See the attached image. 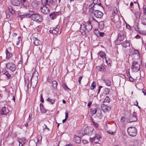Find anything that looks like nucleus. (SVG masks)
<instances>
[{
	"label": "nucleus",
	"mask_w": 146,
	"mask_h": 146,
	"mask_svg": "<svg viewBox=\"0 0 146 146\" xmlns=\"http://www.w3.org/2000/svg\"><path fill=\"white\" fill-rule=\"evenodd\" d=\"M31 19L34 21L38 23H40L42 20V18L41 16L36 13L34 14V13L31 17Z\"/></svg>",
	"instance_id": "1"
},
{
	"label": "nucleus",
	"mask_w": 146,
	"mask_h": 146,
	"mask_svg": "<svg viewBox=\"0 0 146 146\" xmlns=\"http://www.w3.org/2000/svg\"><path fill=\"white\" fill-rule=\"evenodd\" d=\"M45 0V2L44 3V5H43V6L41 8L40 10L42 13L45 14H48L50 12L49 8L46 6L48 3V0Z\"/></svg>",
	"instance_id": "2"
},
{
	"label": "nucleus",
	"mask_w": 146,
	"mask_h": 146,
	"mask_svg": "<svg viewBox=\"0 0 146 146\" xmlns=\"http://www.w3.org/2000/svg\"><path fill=\"white\" fill-rule=\"evenodd\" d=\"M127 131L128 134L131 136H135L137 133L136 129L134 127H129L127 129Z\"/></svg>",
	"instance_id": "3"
},
{
	"label": "nucleus",
	"mask_w": 146,
	"mask_h": 146,
	"mask_svg": "<svg viewBox=\"0 0 146 146\" xmlns=\"http://www.w3.org/2000/svg\"><path fill=\"white\" fill-rule=\"evenodd\" d=\"M131 69L133 72H137L140 69V65L138 62L134 61L133 62L131 66Z\"/></svg>",
	"instance_id": "4"
},
{
	"label": "nucleus",
	"mask_w": 146,
	"mask_h": 146,
	"mask_svg": "<svg viewBox=\"0 0 146 146\" xmlns=\"http://www.w3.org/2000/svg\"><path fill=\"white\" fill-rule=\"evenodd\" d=\"M94 130V129L92 127H88L85 130H82L80 132H84V133L83 134V135H90L92 134Z\"/></svg>",
	"instance_id": "5"
},
{
	"label": "nucleus",
	"mask_w": 146,
	"mask_h": 146,
	"mask_svg": "<svg viewBox=\"0 0 146 146\" xmlns=\"http://www.w3.org/2000/svg\"><path fill=\"white\" fill-rule=\"evenodd\" d=\"M8 69L10 70L12 72H14L16 69V66L15 64L12 62L8 63L6 65Z\"/></svg>",
	"instance_id": "6"
},
{
	"label": "nucleus",
	"mask_w": 146,
	"mask_h": 146,
	"mask_svg": "<svg viewBox=\"0 0 146 146\" xmlns=\"http://www.w3.org/2000/svg\"><path fill=\"white\" fill-rule=\"evenodd\" d=\"M136 115V113L135 112H134L133 114L131 115L127 120L128 122L131 123V122L136 121L137 120V118L135 115Z\"/></svg>",
	"instance_id": "7"
},
{
	"label": "nucleus",
	"mask_w": 146,
	"mask_h": 146,
	"mask_svg": "<svg viewBox=\"0 0 146 146\" xmlns=\"http://www.w3.org/2000/svg\"><path fill=\"white\" fill-rule=\"evenodd\" d=\"M80 32L84 35H86L87 33L85 24H82L80 25Z\"/></svg>",
	"instance_id": "8"
},
{
	"label": "nucleus",
	"mask_w": 146,
	"mask_h": 146,
	"mask_svg": "<svg viewBox=\"0 0 146 146\" xmlns=\"http://www.w3.org/2000/svg\"><path fill=\"white\" fill-rule=\"evenodd\" d=\"M125 33V32L123 31L119 32L117 37V39L119 40L122 41L123 40L124 38Z\"/></svg>",
	"instance_id": "9"
},
{
	"label": "nucleus",
	"mask_w": 146,
	"mask_h": 146,
	"mask_svg": "<svg viewBox=\"0 0 146 146\" xmlns=\"http://www.w3.org/2000/svg\"><path fill=\"white\" fill-rule=\"evenodd\" d=\"M93 14L95 17L99 18H102L104 15L103 13L99 10L94 12Z\"/></svg>",
	"instance_id": "10"
},
{
	"label": "nucleus",
	"mask_w": 146,
	"mask_h": 146,
	"mask_svg": "<svg viewBox=\"0 0 146 146\" xmlns=\"http://www.w3.org/2000/svg\"><path fill=\"white\" fill-rule=\"evenodd\" d=\"M9 112V111L7 107L5 106L2 108L1 114V115H7Z\"/></svg>",
	"instance_id": "11"
},
{
	"label": "nucleus",
	"mask_w": 146,
	"mask_h": 146,
	"mask_svg": "<svg viewBox=\"0 0 146 146\" xmlns=\"http://www.w3.org/2000/svg\"><path fill=\"white\" fill-rule=\"evenodd\" d=\"M85 25L86 29V31L88 33L89 32L91 31L92 30V26L91 24L89 22H88L86 23Z\"/></svg>",
	"instance_id": "12"
},
{
	"label": "nucleus",
	"mask_w": 146,
	"mask_h": 146,
	"mask_svg": "<svg viewBox=\"0 0 146 146\" xmlns=\"http://www.w3.org/2000/svg\"><path fill=\"white\" fill-rule=\"evenodd\" d=\"M22 0H11L12 4L15 6H18L20 4Z\"/></svg>",
	"instance_id": "13"
},
{
	"label": "nucleus",
	"mask_w": 146,
	"mask_h": 146,
	"mask_svg": "<svg viewBox=\"0 0 146 146\" xmlns=\"http://www.w3.org/2000/svg\"><path fill=\"white\" fill-rule=\"evenodd\" d=\"M48 5L52 8H56L57 5L53 0H50L48 4Z\"/></svg>",
	"instance_id": "14"
},
{
	"label": "nucleus",
	"mask_w": 146,
	"mask_h": 146,
	"mask_svg": "<svg viewBox=\"0 0 146 146\" xmlns=\"http://www.w3.org/2000/svg\"><path fill=\"white\" fill-rule=\"evenodd\" d=\"M121 44L123 47L126 48L127 47L130 46V44L129 41L126 40L122 43Z\"/></svg>",
	"instance_id": "15"
},
{
	"label": "nucleus",
	"mask_w": 146,
	"mask_h": 146,
	"mask_svg": "<svg viewBox=\"0 0 146 146\" xmlns=\"http://www.w3.org/2000/svg\"><path fill=\"white\" fill-rule=\"evenodd\" d=\"M59 30V28H58V27L55 28H52L50 29V33H52L53 34H56L58 31Z\"/></svg>",
	"instance_id": "16"
},
{
	"label": "nucleus",
	"mask_w": 146,
	"mask_h": 146,
	"mask_svg": "<svg viewBox=\"0 0 146 146\" xmlns=\"http://www.w3.org/2000/svg\"><path fill=\"white\" fill-rule=\"evenodd\" d=\"M73 140L75 143H79L81 142L80 137L78 136H74Z\"/></svg>",
	"instance_id": "17"
},
{
	"label": "nucleus",
	"mask_w": 146,
	"mask_h": 146,
	"mask_svg": "<svg viewBox=\"0 0 146 146\" xmlns=\"http://www.w3.org/2000/svg\"><path fill=\"white\" fill-rule=\"evenodd\" d=\"M92 3H94L95 5H98L99 7L101 6L102 7L100 0H93Z\"/></svg>",
	"instance_id": "18"
},
{
	"label": "nucleus",
	"mask_w": 146,
	"mask_h": 146,
	"mask_svg": "<svg viewBox=\"0 0 146 146\" xmlns=\"http://www.w3.org/2000/svg\"><path fill=\"white\" fill-rule=\"evenodd\" d=\"M95 5L94 4V3H92L89 6V11L91 13H92V12H93V9L94 7L95 6Z\"/></svg>",
	"instance_id": "19"
},
{
	"label": "nucleus",
	"mask_w": 146,
	"mask_h": 146,
	"mask_svg": "<svg viewBox=\"0 0 146 146\" xmlns=\"http://www.w3.org/2000/svg\"><path fill=\"white\" fill-rule=\"evenodd\" d=\"M21 2L24 6L26 7L29 5V3L27 0H22Z\"/></svg>",
	"instance_id": "20"
},
{
	"label": "nucleus",
	"mask_w": 146,
	"mask_h": 146,
	"mask_svg": "<svg viewBox=\"0 0 146 146\" xmlns=\"http://www.w3.org/2000/svg\"><path fill=\"white\" fill-rule=\"evenodd\" d=\"M57 13L56 12H54V13L50 14V16L52 20H54L56 18Z\"/></svg>",
	"instance_id": "21"
},
{
	"label": "nucleus",
	"mask_w": 146,
	"mask_h": 146,
	"mask_svg": "<svg viewBox=\"0 0 146 146\" xmlns=\"http://www.w3.org/2000/svg\"><path fill=\"white\" fill-rule=\"evenodd\" d=\"M98 54L102 58H106V54L104 52L102 51H100L98 53Z\"/></svg>",
	"instance_id": "22"
},
{
	"label": "nucleus",
	"mask_w": 146,
	"mask_h": 146,
	"mask_svg": "<svg viewBox=\"0 0 146 146\" xmlns=\"http://www.w3.org/2000/svg\"><path fill=\"white\" fill-rule=\"evenodd\" d=\"M103 81L108 86H110L111 85V82L108 79L103 80Z\"/></svg>",
	"instance_id": "23"
},
{
	"label": "nucleus",
	"mask_w": 146,
	"mask_h": 146,
	"mask_svg": "<svg viewBox=\"0 0 146 146\" xmlns=\"http://www.w3.org/2000/svg\"><path fill=\"white\" fill-rule=\"evenodd\" d=\"M33 12L32 11L30 12L29 13H27L25 14V18H31V17L32 16L33 14Z\"/></svg>",
	"instance_id": "24"
},
{
	"label": "nucleus",
	"mask_w": 146,
	"mask_h": 146,
	"mask_svg": "<svg viewBox=\"0 0 146 146\" xmlns=\"http://www.w3.org/2000/svg\"><path fill=\"white\" fill-rule=\"evenodd\" d=\"M8 9L10 12L13 15H14L15 14V11L12 8L11 6H9L8 7Z\"/></svg>",
	"instance_id": "25"
},
{
	"label": "nucleus",
	"mask_w": 146,
	"mask_h": 146,
	"mask_svg": "<svg viewBox=\"0 0 146 146\" xmlns=\"http://www.w3.org/2000/svg\"><path fill=\"white\" fill-rule=\"evenodd\" d=\"M35 41L34 43L35 45H39L40 43V41L36 38H35Z\"/></svg>",
	"instance_id": "26"
},
{
	"label": "nucleus",
	"mask_w": 146,
	"mask_h": 146,
	"mask_svg": "<svg viewBox=\"0 0 146 146\" xmlns=\"http://www.w3.org/2000/svg\"><path fill=\"white\" fill-rule=\"evenodd\" d=\"M46 100L47 101L49 102L52 104H53L55 102V100L50 97L48 98V99H46Z\"/></svg>",
	"instance_id": "27"
},
{
	"label": "nucleus",
	"mask_w": 146,
	"mask_h": 146,
	"mask_svg": "<svg viewBox=\"0 0 146 146\" xmlns=\"http://www.w3.org/2000/svg\"><path fill=\"white\" fill-rule=\"evenodd\" d=\"M52 87L54 88L55 89L57 87V86L58 84L57 82L55 80H54L52 82Z\"/></svg>",
	"instance_id": "28"
},
{
	"label": "nucleus",
	"mask_w": 146,
	"mask_h": 146,
	"mask_svg": "<svg viewBox=\"0 0 146 146\" xmlns=\"http://www.w3.org/2000/svg\"><path fill=\"white\" fill-rule=\"evenodd\" d=\"M6 58L9 59L12 56V54L9 53L7 49L6 50Z\"/></svg>",
	"instance_id": "29"
},
{
	"label": "nucleus",
	"mask_w": 146,
	"mask_h": 146,
	"mask_svg": "<svg viewBox=\"0 0 146 146\" xmlns=\"http://www.w3.org/2000/svg\"><path fill=\"white\" fill-rule=\"evenodd\" d=\"M103 108L104 109V110H105L106 111H109L111 110V108L110 107L107 106L106 105H104Z\"/></svg>",
	"instance_id": "30"
},
{
	"label": "nucleus",
	"mask_w": 146,
	"mask_h": 146,
	"mask_svg": "<svg viewBox=\"0 0 146 146\" xmlns=\"http://www.w3.org/2000/svg\"><path fill=\"white\" fill-rule=\"evenodd\" d=\"M97 112V110L96 108H93L92 109L90 110V112L92 114V115L95 114Z\"/></svg>",
	"instance_id": "31"
},
{
	"label": "nucleus",
	"mask_w": 146,
	"mask_h": 146,
	"mask_svg": "<svg viewBox=\"0 0 146 146\" xmlns=\"http://www.w3.org/2000/svg\"><path fill=\"white\" fill-rule=\"evenodd\" d=\"M99 6L98 5H95L94 7V9H93V12H92V13H94V12L96 11H98L99 10L98 9H99Z\"/></svg>",
	"instance_id": "32"
},
{
	"label": "nucleus",
	"mask_w": 146,
	"mask_h": 146,
	"mask_svg": "<svg viewBox=\"0 0 146 146\" xmlns=\"http://www.w3.org/2000/svg\"><path fill=\"white\" fill-rule=\"evenodd\" d=\"M4 74L6 76L8 79H9L11 76L10 74L7 71L4 73Z\"/></svg>",
	"instance_id": "33"
},
{
	"label": "nucleus",
	"mask_w": 146,
	"mask_h": 146,
	"mask_svg": "<svg viewBox=\"0 0 146 146\" xmlns=\"http://www.w3.org/2000/svg\"><path fill=\"white\" fill-rule=\"evenodd\" d=\"M96 82L95 81H94L92 83L90 88L92 90H93L95 88L96 86Z\"/></svg>",
	"instance_id": "34"
},
{
	"label": "nucleus",
	"mask_w": 146,
	"mask_h": 146,
	"mask_svg": "<svg viewBox=\"0 0 146 146\" xmlns=\"http://www.w3.org/2000/svg\"><path fill=\"white\" fill-rule=\"evenodd\" d=\"M110 102V99L109 97L108 96H107L105 98V99L104 100V101L103 102L104 103L105 102H107V103H109Z\"/></svg>",
	"instance_id": "35"
},
{
	"label": "nucleus",
	"mask_w": 146,
	"mask_h": 146,
	"mask_svg": "<svg viewBox=\"0 0 146 146\" xmlns=\"http://www.w3.org/2000/svg\"><path fill=\"white\" fill-rule=\"evenodd\" d=\"M98 68L99 69V70L101 72H104L105 71V68L103 65L101 66V67H99Z\"/></svg>",
	"instance_id": "36"
},
{
	"label": "nucleus",
	"mask_w": 146,
	"mask_h": 146,
	"mask_svg": "<svg viewBox=\"0 0 146 146\" xmlns=\"http://www.w3.org/2000/svg\"><path fill=\"white\" fill-rule=\"evenodd\" d=\"M141 23L143 25H146V19L143 17L142 19Z\"/></svg>",
	"instance_id": "37"
},
{
	"label": "nucleus",
	"mask_w": 146,
	"mask_h": 146,
	"mask_svg": "<svg viewBox=\"0 0 146 146\" xmlns=\"http://www.w3.org/2000/svg\"><path fill=\"white\" fill-rule=\"evenodd\" d=\"M135 15L137 18L139 19L140 16V14L139 12H137L135 13Z\"/></svg>",
	"instance_id": "38"
},
{
	"label": "nucleus",
	"mask_w": 146,
	"mask_h": 146,
	"mask_svg": "<svg viewBox=\"0 0 146 146\" xmlns=\"http://www.w3.org/2000/svg\"><path fill=\"white\" fill-rule=\"evenodd\" d=\"M63 87L65 90H70L69 88H68L66 84H64V85H63Z\"/></svg>",
	"instance_id": "39"
},
{
	"label": "nucleus",
	"mask_w": 146,
	"mask_h": 146,
	"mask_svg": "<svg viewBox=\"0 0 146 146\" xmlns=\"http://www.w3.org/2000/svg\"><path fill=\"white\" fill-rule=\"evenodd\" d=\"M92 122L95 127H96V128H98L99 127V125L97 123L94 122L93 121Z\"/></svg>",
	"instance_id": "40"
},
{
	"label": "nucleus",
	"mask_w": 146,
	"mask_h": 146,
	"mask_svg": "<svg viewBox=\"0 0 146 146\" xmlns=\"http://www.w3.org/2000/svg\"><path fill=\"white\" fill-rule=\"evenodd\" d=\"M40 109V111L42 113H45L46 112V110L44 109L43 107H42V108L41 107Z\"/></svg>",
	"instance_id": "41"
},
{
	"label": "nucleus",
	"mask_w": 146,
	"mask_h": 146,
	"mask_svg": "<svg viewBox=\"0 0 146 146\" xmlns=\"http://www.w3.org/2000/svg\"><path fill=\"white\" fill-rule=\"evenodd\" d=\"M96 138L95 137H93L92 138H90V141L92 142H93L95 140H96Z\"/></svg>",
	"instance_id": "42"
},
{
	"label": "nucleus",
	"mask_w": 146,
	"mask_h": 146,
	"mask_svg": "<svg viewBox=\"0 0 146 146\" xmlns=\"http://www.w3.org/2000/svg\"><path fill=\"white\" fill-rule=\"evenodd\" d=\"M95 137L96 139H97V140H99L100 138H101L100 135L98 134H96Z\"/></svg>",
	"instance_id": "43"
},
{
	"label": "nucleus",
	"mask_w": 146,
	"mask_h": 146,
	"mask_svg": "<svg viewBox=\"0 0 146 146\" xmlns=\"http://www.w3.org/2000/svg\"><path fill=\"white\" fill-rule=\"evenodd\" d=\"M109 90L108 88H106L105 90V93L106 94H109Z\"/></svg>",
	"instance_id": "44"
},
{
	"label": "nucleus",
	"mask_w": 146,
	"mask_h": 146,
	"mask_svg": "<svg viewBox=\"0 0 146 146\" xmlns=\"http://www.w3.org/2000/svg\"><path fill=\"white\" fill-rule=\"evenodd\" d=\"M126 73L127 75V76L128 77L129 76H130V72H129V69H127L126 70Z\"/></svg>",
	"instance_id": "45"
},
{
	"label": "nucleus",
	"mask_w": 146,
	"mask_h": 146,
	"mask_svg": "<svg viewBox=\"0 0 146 146\" xmlns=\"http://www.w3.org/2000/svg\"><path fill=\"white\" fill-rule=\"evenodd\" d=\"M143 9L144 13L146 14V6L144 5L143 7Z\"/></svg>",
	"instance_id": "46"
},
{
	"label": "nucleus",
	"mask_w": 146,
	"mask_h": 146,
	"mask_svg": "<svg viewBox=\"0 0 146 146\" xmlns=\"http://www.w3.org/2000/svg\"><path fill=\"white\" fill-rule=\"evenodd\" d=\"M125 118L124 117H122L121 118L120 121L121 122H123L125 121Z\"/></svg>",
	"instance_id": "47"
},
{
	"label": "nucleus",
	"mask_w": 146,
	"mask_h": 146,
	"mask_svg": "<svg viewBox=\"0 0 146 146\" xmlns=\"http://www.w3.org/2000/svg\"><path fill=\"white\" fill-rule=\"evenodd\" d=\"M29 87V83L28 82H27L25 81V87L27 88V89H28Z\"/></svg>",
	"instance_id": "48"
},
{
	"label": "nucleus",
	"mask_w": 146,
	"mask_h": 146,
	"mask_svg": "<svg viewBox=\"0 0 146 146\" xmlns=\"http://www.w3.org/2000/svg\"><path fill=\"white\" fill-rule=\"evenodd\" d=\"M107 132H108V133L112 135H114L115 134L114 132H112L111 131H107Z\"/></svg>",
	"instance_id": "49"
},
{
	"label": "nucleus",
	"mask_w": 146,
	"mask_h": 146,
	"mask_svg": "<svg viewBox=\"0 0 146 146\" xmlns=\"http://www.w3.org/2000/svg\"><path fill=\"white\" fill-rule=\"evenodd\" d=\"M129 77V80L131 82H133L134 81V79L130 76L128 77Z\"/></svg>",
	"instance_id": "50"
},
{
	"label": "nucleus",
	"mask_w": 146,
	"mask_h": 146,
	"mask_svg": "<svg viewBox=\"0 0 146 146\" xmlns=\"http://www.w3.org/2000/svg\"><path fill=\"white\" fill-rule=\"evenodd\" d=\"M82 76L78 78V82L80 84H81V80L82 79Z\"/></svg>",
	"instance_id": "51"
},
{
	"label": "nucleus",
	"mask_w": 146,
	"mask_h": 146,
	"mask_svg": "<svg viewBox=\"0 0 146 146\" xmlns=\"http://www.w3.org/2000/svg\"><path fill=\"white\" fill-rule=\"evenodd\" d=\"M40 102L42 103L43 102L44 99H43V98L42 96V94H41L40 95Z\"/></svg>",
	"instance_id": "52"
},
{
	"label": "nucleus",
	"mask_w": 146,
	"mask_h": 146,
	"mask_svg": "<svg viewBox=\"0 0 146 146\" xmlns=\"http://www.w3.org/2000/svg\"><path fill=\"white\" fill-rule=\"evenodd\" d=\"M133 53L135 54H137L138 55L139 54V52L136 50H134Z\"/></svg>",
	"instance_id": "53"
},
{
	"label": "nucleus",
	"mask_w": 146,
	"mask_h": 146,
	"mask_svg": "<svg viewBox=\"0 0 146 146\" xmlns=\"http://www.w3.org/2000/svg\"><path fill=\"white\" fill-rule=\"evenodd\" d=\"M25 14L23 15H19L20 17L21 18V20H22L23 18H25Z\"/></svg>",
	"instance_id": "54"
},
{
	"label": "nucleus",
	"mask_w": 146,
	"mask_h": 146,
	"mask_svg": "<svg viewBox=\"0 0 146 146\" xmlns=\"http://www.w3.org/2000/svg\"><path fill=\"white\" fill-rule=\"evenodd\" d=\"M65 118L67 119L68 117V113L67 112H66L65 113Z\"/></svg>",
	"instance_id": "55"
},
{
	"label": "nucleus",
	"mask_w": 146,
	"mask_h": 146,
	"mask_svg": "<svg viewBox=\"0 0 146 146\" xmlns=\"http://www.w3.org/2000/svg\"><path fill=\"white\" fill-rule=\"evenodd\" d=\"M100 36H103L104 35V33L103 32H100Z\"/></svg>",
	"instance_id": "56"
},
{
	"label": "nucleus",
	"mask_w": 146,
	"mask_h": 146,
	"mask_svg": "<svg viewBox=\"0 0 146 146\" xmlns=\"http://www.w3.org/2000/svg\"><path fill=\"white\" fill-rule=\"evenodd\" d=\"M92 104V102H91L90 101V102H89L88 104V106L89 108L90 107V106Z\"/></svg>",
	"instance_id": "57"
},
{
	"label": "nucleus",
	"mask_w": 146,
	"mask_h": 146,
	"mask_svg": "<svg viewBox=\"0 0 146 146\" xmlns=\"http://www.w3.org/2000/svg\"><path fill=\"white\" fill-rule=\"evenodd\" d=\"M126 28H127L129 29H131L130 26L128 25H126Z\"/></svg>",
	"instance_id": "58"
},
{
	"label": "nucleus",
	"mask_w": 146,
	"mask_h": 146,
	"mask_svg": "<svg viewBox=\"0 0 146 146\" xmlns=\"http://www.w3.org/2000/svg\"><path fill=\"white\" fill-rule=\"evenodd\" d=\"M45 126H46V127L44 129V132H45V130L46 129H47L48 131L49 130H50V129L47 127V126L46 125H45Z\"/></svg>",
	"instance_id": "59"
},
{
	"label": "nucleus",
	"mask_w": 146,
	"mask_h": 146,
	"mask_svg": "<svg viewBox=\"0 0 146 146\" xmlns=\"http://www.w3.org/2000/svg\"><path fill=\"white\" fill-rule=\"evenodd\" d=\"M117 24H118V25L117 26V27L118 28H119L120 27V23L119 22H118L117 23Z\"/></svg>",
	"instance_id": "60"
},
{
	"label": "nucleus",
	"mask_w": 146,
	"mask_h": 146,
	"mask_svg": "<svg viewBox=\"0 0 146 146\" xmlns=\"http://www.w3.org/2000/svg\"><path fill=\"white\" fill-rule=\"evenodd\" d=\"M136 38H140V36L139 35H137L135 36Z\"/></svg>",
	"instance_id": "61"
},
{
	"label": "nucleus",
	"mask_w": 146,
	"mask_h": 146,
	"mask_svg": "<svg viewBox=\"0 0 146 146\" xmlns=\"http://www.w3.org/2000/svg\"><path fill=\"white\" fill-rule=\"evenodd\" d=\"M82 142L84 143H87V141L85 140H83Z\"/></svg>",
	"instance_id": "62"
},
{
	"label": "nucleus",
	"mask_w": 146,
	"mask_h": 146,
	"mask_svg": "<svg viewBox=\"0 0 146 146\" xmlns=\"http://www.w3.org/2000/svg\"><path fill=\"white\" fill-rule=\"evenodd\" d=\"M107 64L109 67H110L111 66V64L110 62L108 63Z\"/></svg>",
	"instance_id": "63"
},
{
	"label": "nucleus",
	"mask_w": 146,
	"mask_h": 146,
	"mask_svg": "<svg viewBox=\"0 0 146 146\" xmlns=\"http://www.w3.org/2000/svg\"><path fill=\"white\" fill-rule=\"evenodd\" d=\"M65 146H72V145L71 144H67Z\"/></svg>",
	"instance_id": "64"
}]
</instances>
